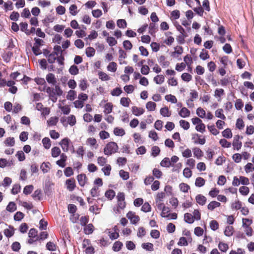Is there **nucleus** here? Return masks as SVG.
Listing matches in <instances>:
<instances>
[{"mask_svg": "<svg viewBox=\"0 0 254 254\" xmlns=\"http://www.w3.org/2000/svg\"><path fill=\"white\" fill-rule=\"evenodd\" d=\"M231 207L232 209H240L242 207V202L238 199L236 200L231 204Z\"/></svg>", "mask_w": 254, "mask_h": 254, "instance_id": "28", "label": "nucleus"}, {"mask_svg": "<svg viewBox=\"0 0 254 254\" xmlns=\"http://www.w3.org/2000/svg\"><path fill=\"white\" fill-rule=\"evenodd\" d=\"M31 15L30 11L28 8H25L21 13V16L22 17L28 18Z\"/></svg>", "mask_w": 254, "mask_h": 254, "instance_id": "61", "label": "nucleus"}, {"mask_svg": "<svg viewBox=\"0 0 254 254\" xmlns=\"http://www.w3.org/2000/svg\"><path fill=\"white\" fill-rule=\"evenodd\" d=\"M14 230L12 227L9 226L8 228L4 230V234L7 237H11L13 235Z\"/></svg>", "mask_w": 254, "mask_h": 254, "instance_id": "23", "label": "nucleus"}, {"mask_svg": "<svg viewBox=\"0 0 254 254\" xmlns=\"http://www.w3.org/2000/svg\"><path fill=\"white\" fill-rule=\"evenodd\" d=\"M179 189L183 192H187L190 189V186L187 184L182 183L179 185Z\"/></svg>", "mask_w": 254, "mask_h": 254, "instance_id": "46", "label": "nucleus"}, {"mask_svg": "<svg viewBox=\"0 0 254 254\" xmlns=\"http://www.w3.org/2000/svg\"><path fill=\"white\" fill-rule=\"evenodd\" d=\"M153 80L156 84H161L164 82L165 77L163 75H157L154 77Z\"/></svg>", "mask_w": 254, "mask_h": 254, "instance_id": "26", "label": "nucleus"}, {"mask_svg": "<svg viewBox=\"0 0 254 254\" xmlns=\"http://www.w3.org/2000/svg\"><path fill=\"white\" fill-rule=\"evenodd\" d=\"M205 180L201 177H197L195 182V185L198 187H201L205 184Z\"/></svg>", "mask_w": 254, "mask_h": 254, "instance_id": "36", "label": "nucleus"}, {"mask_svg": "<svg viewBox=\"0 0 254 254\" xmlns=\"http://www.w3.org/2000/svg\"><path fill=\"white\" fill-rule=\"evenodd\" d=\"M51 164L49 162H44L41 165V169L43 173H48L50 170Z\"/></svg>", "mask_w": 254, "mask_h": 254, "instance_id": "25", "label": "nucleus"}, {"mask_svg": "<svg viewBox=\"0 0 254 254\" xmlns=\"http://www.w3.org/2000/svg\"><path fill=\"white\" fill-rule=\"evenodd\" d=\"M4 143L9 146H13L15 144V140L13 137H8L4 141Z\"/></svg>", "mask_w": 254, "mask_h": 254, "instance_id": "64", "label": "nucleus"}, {"mask_svg": "<svg viewBox=\"0 0 254 254\" xmlns=\"http://www.w3.org/2000/svg\"><path fill=\"white\" fill-rule=\"evenodd\" d=\"M122 246L123 244L121 242L116 241L113 245V250L115 252H118L121 249Z\"/></svg>", "mask_w": 254, "mask_h": 254, "instance_id": "54", "label": "nucleus"}, {"mask_svg": "<svg viewBox=\"0 0 254 254\" xmlns=\"http://www.w3.org/2000/svg\"><path fill=\"white\" fill-rule=\"evenodd\" d=\"M224 94V91L223 89H216L214 92V96L217 98H220Z\"/></svg>", "mask_w": 254, "mask_h": 254, "instance_id": "63", "label": "nucleus"}, {"mask_svg": "<svg viewBox=\"0 0 254 254\" xmlns=\"http://www.w3.org/2000/svg\"><path fill=\"white\" fill-rule=\"evenodd\" d=\"M223 137L231 138L232 137V133L230 128H226L222 132Z\"/></svg>", "mask_w": 254, "mask_h": 254, "instance_id": "51", "label": "nucleus"}, {"mask_svg": "<svg viewBox=\"0 0 254 254\" xmlns=\"http://www.w3.org/2000/svg\"><path fill=\"white\" fill-rule=\"evenodd\" d=\"M107 68L108 71L114 72L117 70V64L115 62H112L109 63Z\"/></svg>", "mask_w": 254, "mask_h": 254, "instance_id": "29", "label": "nucleus"}, {"mask_svg": "<svg viewBox=\"0 0 254 254\" xmlns=\"http://www.w3.org/2000/svg\"><path fill=\"white\" fill-rule=\"evenodd\" d=\"M183 52V50L182 47L177 46L174 49V52L172 54V56L175 58H177L179 56L181 55Z\"/></svg>", "mask_w": 254, "mask_h": 254, "instance_id": "24", "label": "nucleus"}, {"mask_svg": "<svg viewBox=\"0 0 254 254\" xmlns=\"http://www.w3.org/2000/svg\"><path fill=\"white\" fill-rule=\"evenodd\" d=\"M66 159V155L64 153H62L60 155V159L56 161V164L62 168H64L66 165L65 162Z\"/></svg>", "mask_w": 254, "mask_h": 254, "instance_id": "5", "label": "nucleus"}, {"mask_svg": "<svg viewBox=\"0 0 254 254\" xmlns=\"http://www.w3.org/2000/svg\"><path fill=\"white\" fill-rule=\"evenodd\" d=\"M160 165L164 167H169L172 166V163H171L170 159L166 157L161 162Z\"/></svg>", "mask_w": 254, "mask_h": 254, "instance_id": "33", "label": "nucleus"}, {"mask_svg": "<svg viewBox=\"0 0 254 254\" xmlns=\"http://www.w3.org/2000/svg\"><path fill=\"white\" fill-rule=\"evenodd\" d=\"M86 144L94 149H97L98 146V145L97 144L96 139L93 137H89L87 138L86 141Z\"/></svg>", "mask_w": 254, "mask_h": 254, "instance_id": "9", "label": "nucleus"}, {"mask_svg": "<svg viewBox=\"0 0 254 254\" xmlns=\"http://www.w3.org/2000/svg\"><path fill=\"white\" fill-rule=\"evenodd\" d=\"M127 217L132 224H136L140 220L139 216L132 211L128 212L127 214Z\"/></svg>", "mask_w": 254, "mask_h": 254, "instance_id": "4", "label": "nucleus"}, {"mask_svg": "<svg viewBox=\"0 0 254 254\" xmlns=\"http://www.w3.org/2000/svg\"><path fill=\"white\" fill-rule=\"evenodd\" d=\"M195 135L198 137V138L197 140L194 141V143L200 145H203L205 144L206 140L204 137H202L201 135L198 134H196Z\"/></svg>", "mask_w": 254, "mask_h": 254, "instance_id": "50", "label": "nucleus"}, {"mask_svg": "<svg viewBox=\"0 0 254 254\" xmlns=\"http://www.w3.org/2000/svg\"><path fill=\"white\" fill-rule=\"evenodd\" d=\"M59 121V118L57 117H51L47 121V124L49 126H55Z\"/></svg>", "mask_w": 254, "mask_h": 254, "instance_id": "32", "label": "nucleus"}, {"mask_svg": "<svg viewBox=\"0 0 254 254\" xmlns=\"http://www.w3.org/2000/svg\"><path fill=\"white\" fill-rule=\"evenodd\" d=\"M42 143L45 149H48L51 147V140L48 137H44L42 139Z\"/></svg>", "mask_w": 254, "mask_h": 254, "instance_id": "35", "label": "nucleus"}, {"mask_svg": "<svg viewBox=\"0 0 254 254\" xmlns=\"http://www.w3.org/2000/svg\"><path fill=\"white\" fill-rule=\"evenodd\" d=\"M118 231L117 227L116 226L112 231H109L108 233L110 238L112 240H115L118 238L119 237Z\"/></svg>", "mask_w": 254, "mask_h": 254, "instance_id": "11", "label": "nucleus"}, {"mask_svg": "<svg viewBox=\"0 0 254 254\" xmlns=\"http://www.w3.org/2000/svg\"><path fill=\"white\" fill-rule=\"evenodd\" d=\"M95 53V49L91 47H88L86 49V54L88 57H92L94 56Z\"/></svg>", "mask_w": 254, "mask_h": 254, "instance_id": "49", "label": "nucleus"}, {"mask_svg": "<svg viewBox=\"0 0 254 254\" xmlns=\"http://www.w3.org/2000/svg\"><path fill=\"white\" fill-rule=\"evenodd\" d=\"M218 247L219 249L222 252H226L229 248L228 245L223 242H220Z\"/></svg>", "mask_w": 254, "mask_h": 254, "instance_id": "47", "label": "nucleus"}, {"mask_svg": "<svg viewBox=\"0 0 254 254\" xmlns=\"http://www.w3.org/2000/svg\"><path fill=\"white\" fill-rule=\"evenodd\" d=\"M46 92L53 102L57 101V96H61L63 94V91L59 86H56L54 88L48 87Z\"/></svg>", "mask_w": 254, "mask_h": 254, "instance_id": "1", "label": "nucleus"}, {"mask_svg": "<svg viewBox=\"0 0 254 254\" xmlns=\"http://www.w3.org/2000/svg\"><path fill=\"white\" fill-rule=\"evenodd\" d=\"M61 149L58 147H54L51 149V155L53 158H56L61 155Z\"/></svg>", "mask_w": 254, "mask_h": 254, "instance_id": "20", "label": "nucleus"}, {"mask_svg": "<svg viewBox=\"0 0 254 254\" xmlns=\"http://www.w3.org/2000/svg\"><path fill=\"white\" fill-rule=\"evenodd\" d=\"M46 248L50 251H55L57 249V246L52 242H49L46 244Z\"/></svg>", "mask_w": 254, "mask_h": 254, "instance_id": "48", "label": "nucleus"}, {"mask_svg": "<svg viewBox=\"0 0 254 254\" xmlns=\"http://www.w3.org/2000/svg\"><path fill=\"white\" fill-rule=\"evenodd\" d=\"M117 26L120 28H125L127 24L125 19H119L117 21Z\"/></svg>", "mask_w": 254, "mask_h": 254, "instance_id": "62", "label": "nucleus"}, {"mask_svg": "<svg viewBox=\"0 0 254 254\" xmlns=\"http://www.w3.org/2000/svg\"><path fill=\"white\" fill-rule=\"evenodd\" d=\"M15 156L19 161H23L25 159V154L22 151H17Z\"/></svg>", "mask_w": 254, "mask_h": 254, "instance_id": "60", "label": "nucleus"}, {"mask_svg": "<svg viewBox=\"0 0 254 254\" xmlns=\"http://www.w3.org/2000/svg\"><path fill=\"white\" fill-rule=\"evenodd\" d=\"M145 110L144 109L136 106L131 107V112L135 116H140L144 114Z\"/></svg>", "mask_w": 254, "mask_h": 254, "instance_id": "6", "label": "nucleus"}, {"mask_svg": "<svg viewBox=\"0 0 254 254\" xmlns=\"http://www.w3.org/2000/svg\"><path fill=\"white\" fill-rule=\"evenodd\" d=\"M59 145L61 146L64 152H67L69 150V147L72 145L71 140L67 137L62 139L59 142Z\"/></svg>", "mask_w": 254, "mask_h": 254, "instance_id": "3", "label": "nucleus"}, {"mask_svg": "<svg viewBox=\"0 0 254 254\" xmlns=\"http://www.w3.org/2000/svg\"><path fill=\"white\" fill-rule=\"evenodd\" d=\"M160 114L164 117H169L171 115V112L169 111L167 107L161 108L160 110Z\"/></svg>", "mask_w": 254, "mask_h": 254, "instance_id": "17", "label": "nucleus"}, {"mask_svg": "<svg viewBox=\"0 0 254 254\" xmlns=\"http://www.w3.org/2000/svg\"><path fill=\"white\" fill-rule=\"evenodd\" d=\"M178 114L181 117L186 118L190 117V112L187 108L183 107L178 112Z\"/></svg>", "mask_w": 254, "mask_h": 254, "instance_id": "12", "label": "nucleus"}, {"mask_svg": "<svg viewBox=\"0 0 254 254\" xmlns=\"http://www.w3.org/2000/svg\"><path fill=\"white\" fill-rule=\"evenodd\" d=\"M77 181L80 186H84L87 182V179L85 174H80L77 176Z\"/></svg>", "mask_w": 254, "mask_h": 254, "instance_id": "15", "label": "nucleus"}, {"mask_svg": "<svg viewBox=\"0 0 254 254\" xmlns=\"http://www.w3.org/2000/svg\"><path fill=\"white\" fill-rule=\"evenodd\" d=\"M232 145L234 150H239L242 147V142L239 139V136L234 137Z\"/></svg>", "mask_w": 254, "mask_h": 254, "instance_id": "8", "label": "nucleus"}, {"mask_svg": "<svg viewBox=\"0 0 254 254\" xmlns=\"http://www.w3.org/2000/svg\"><path fill=\"white\" fill-rule=\"evenodd\" d=\"M118 146L114 142H109L105 147L104 153L105 155H111L117 152Z\"/></svg>", "mask_w": 254, "mask_h": 254, "instance_id": "2", "label": "nucleus"}, {"mask_svg": "<svg viewBox=\"0 0 254 254\" xmlns=\"http://www.w3.org/2000/svg\"><path fill=\"white\" fill-rule=\"evenodd\" d=\"M245 171L247 173L252 172L254 171V167L251 163H248L244 167Z\"/></svg>", "mask_w": 254, "mask_h": 254, "instance_id": "56", "label": "nucleus"}, {"mask_svg": "<svg viewBox=\"0 0 254 254\" xmlns=\"http://www.w3.org/2000/svg\"><path fill=\"white\" fill-rule=\"evenodd\" d=\"M38 5L43 8L49 7L51 5V2L47 0H39Z\"/></svg>", "mask_w": 254, "mask_h": 254, "instance_id": "30", "label": "nucleus"}, {"mask_svg": "<svg viewBox=\"0 0 254 254\" xmlns=\"http://www.w3.org/2000/svg\"><path fill=\"white\" fill-rule=\"evenodd\" d=\"M3 7L4 10L5 11H7L8 10H12L13 8L12 3L10 1L5 2L3 4Z\"/></svg>", "mask_w": 254, "mask_h": 254, "instance_id": "39", "label": "nucleus"}, {"mask_svg": "<svg viewBox=\"0 0 254 254\" xmlns=\"http://www.w3.org/2000/svg\"><path fill=\"white\" fill-rule=\"evenodd\" d=\"M65 184L67 189L69 191H72L75 187V181L73 179H68L66 181Z\"/></svg>", "mask_w": 254, "mask_h": 254, "instance_id": "16", "label": "nucleus"}, {"mask_svg": "<svg viewBox=\"0 0 254 254\" xmlns=\"http://www.w3.org/2000/svg\"><path fill=\"white\" fill-rule=\"evenodd\" d=\"M219 143L222 146V147L224 148H229L231 146V142L228 141L225 139H221L219 140Z\"/></svg>", "mask_w": 254, "mask_h": 254, "instance_id": "44", "label": "nucleus"}, {"mask_svg": "<svg viewBox=\"0 0 254 254\" xmlns=\"http://www.w3.org/2000/svg\"><path fill=\"white\" fill-rule=\"evenodd\" d=\"M69 13L72 15H75L78 13L77 7L75 4H72L69 8Z\"/></svg>", "mask_w": 254, "mask_h": 254, "instance_id": "57", "label": "nucleus"}, {"mask_svg": "<svg viewBox=\"0 0 254 254\" xmlns=\"http://www.w3.org/2000/svg\"><path fill=\"white\" fill-rule=\"evenodd\" d=\"M44 54L48 58V61L50 64H53L55 62V60H56L57 56L58 55V53H56L55 52H54L48 55H47L46 53H44Z\"/></svg>", "mask_w": 254, "mask_h": 254, "instance_id": "10", "label": "nucleus"}, {"mask_svg": "<svg viewBox=\"0 0 254 254\" xmlns=\"http://www.w3.org/2000/svg\"><path fill=\"white\" fill-rule=\"evenodd\" d=\"M46 80L49 84L55 85L57 83V79L54 74L52 73H48L46 76Z\"/></svg>", "mask_w": 254, "mask_h": 254, "instance_id": "14", "label": "nucleus"}, {"mask_svg": "<svg viewBox=\"0 0 254 254\" xmlns=\"http://www.w3.org/2000/svg\"><path fill=\"white\" fill-rule=\"evenodd\" d=\"M119 175L124 180H127L129 178V173L123 170L119 171Z\"/></svg>", "mask_w": 254, "mask_h": 254, "instance_id": "58", "label": "nucleus"}, {"mask_svg": "<svg viewBox=\"0 0 254 254\" xmlns=\"http://www.w3.org/2000/svg\"><path fill=\"white\" fill-rule=\"evenodd\" d=\"M239 180L240 182V185L243 186H248L250 184V180L246 177L240 176Z\"/></svg>", "mask_w": 254, "mask_h": 254, "instance_id": "38", "label": "nucleus"}, {"mask_svg": "<svg viewBox=\"0 0 254 254\" xmlns=\"http://www.w3.org/2000/svg\"><path fill=\"white\" fill-rule=\"evenodd\" d=\"M98 75L99 78L102 81H108L110 79V77L105 72L99 71Z\"/></svg>", "mask_w": 254, "mask_h": 254, "instance_id": "34", "label": "nucleus"}, {"mask_svg": "<svg viewBox=\"0 0 254 254\" xmlns=\"http://www.w3.org/2000/svg\"><path fill=\"white\" fill-rule=\"evenodd\" d=\"M114 133L117 136H123L125 134V131L122 128L116 127L114 130Z\"/></svg>", "mask_w": 254, "mask_h": 254, "instance_id": "59", "label": "nucleus"}, {"mask_svg": "<svg viewBox=\"0 0 254 254\" xmlns=\"http://www.w3.org/2000/svg\"><path fill=\"white\" fill-rule=\"evenodd\" d=\"M127 58L126 53L122 49L119 51V61L120 64H127L125 59Z\"/></svg>", "mask_w": 254, "mask_h": 254, "instance_id": "7", "label": "nucleus"}, {"mask_svg": "<svg viewBox=\"0 0 254 254\" xmlns=\"http://www.w3.org/2000/svg\"><path fill=\"white\" fill-rule=\"evenodd\" d=\"M156 107V104L153 102H148L146 104V109L150 111H153L155 110Z\"/></svg>", "mask_w": 254, "mask_h": 254, "instance_id": "40", "label": "nucleus"}, {"mask_svg": "<svg viewBox=\"0 0 254 254\" xmlns=\"http://www.w3.org/2000/svg\"><path fill=\"white\" fill-rule=\"evenodd\" d=\"M221 205V204L220 202L216 201H212L210 202L207 208L209 210L212 211L215 208L218 207Z\"/></svg>", "mask_w": 254, "mask_h": 254, "instance_id": "21", "label": "nucleus"}, {"mask_svg": "<svg viewBox=\"0 0 254 254\" xmlns=\"http://www.w3.org/2000/svg\"><path fill=\"white\" fill-rule=\"evenodd\" d=\"M179 123L180 126L185 130H188L190 128V123L185 120H181L180 121Z\"/></svg>", "mask_w": 254, "mask_h": 254, "instance_id": "45", "label": "nucleus"}, {"mask_svg": "<svg viewBox=\"0 0 254 254\" xmlns=\"http://www.w3.org/2000/svg\"><path fill=\"white\" fill-rule=\"evenodd\" d=\"M165 99L168 102H170L172 103H176L177 102V99L176 97L171 94L167 95L165 97Z\"/></svg>", "mask_w": 254, "mask_h": 254, "instance_id": "42", "label": "nucleus"}, {"mask_svg": "<svg viewBox=\"0 0 254 254\" xmlns=\"http://www.w3.org/2000/svg\"><path fill=\"white\" fill-rule=\"evenodd\" d=\"M239 191L241 195L247 196L250 192V189L248 187L243 186L239 188Z\"/></svg>", "mask_w": 254, "mask_h": 254, "instance_id": "18", "label": "nucleus"}, {"mask_svg": "<svg viewBox=\"0 0 254 254\" xmlns=\"http://www.w3.org/2000/svg\"><path fill=\"white\" fill-rule=\"evenodd\" d=\"M200 58L204 61L209 58V55L208 52L204 49H202L199 55Z\"/></svg>", "mask_w": 254, "mask_h": 254, "instance_id": "52", "label": "nucleus"}, {"mask_svg": "<svg viewBox=\"0 0 254 254\" xmlns=\"http://www.w3.org/2000/svg\"><path fill=\"white\" fill-rule=\"evenodd\" d=\"M196 115L201 118H204L205 116V111L201 108L199 107L196 109Z\"/></svg>", "mask_w": 254, "mask_h": 254, "instance_id": "53", "label": "nucleus"}, {"mask_svg": "<svg viewBox=\"0 0 254 254\" xmlns=\"http://www.w3.org/2000/svg\"><path fill=\"white\" fill-rule=\"evenodd\" d=\"M184 220L186 222L190 224L192 223L194 221L192 215L189 213H186L185 214Z\"/></svg>", "mask_w": 254, "mask_h": 254, "instance_id": "22", "label": "nucleus"}, {"mask_svg": "<svg viewBox=\"0 0 254 254\" xmlns=\"http://www.w3.org/2000/svg\"><path fill=\"white\" fill-rule=\"evenodd\" d=\"M130 100L128 98L122 97L120 100V104L125 107H128L129 105Z\"/></svg>", "mask_w": 254, "mask_h": 254, "instance_id": "41", "label": "nucleus"}, {"mask_svg": "<svg viewBox=\"0 0 254 254\" xmlns=\"http://www.w3.org/2000/svg\"><path fill=\"white\" fill-rule=\"evenodd\" d=\"M196 202L200 205H204L206 202L207 199L206 197L202 194H197L195 197Z\"/></svg>", "mask_w": 254, "mask_h": 254, "instance_id": "13", "label": "nucleus"}, {"mask_svg": "<svg viewBox=\"0 0 254 254\" xmlns=\"http://www.w3.org/2000/svg\"><path fill=\"white\" fill-rule=\"evenodd\" d=\"M192 151L194 156L197 159H199L203 156V152L198 147H194L193 148Z\"/></svg>", "mask_w": 254, "mask_h": 254, "instance_id": "19", "label": "nucleus"}, {"mask_svg": "<svg viewBox=\"0 0 254 254\" xmlns=\"http://www.w3.org/2000/svg\"><path fill=\"white\" fill-rule=\"evenodd\" d=\"M234 233V228L231 226H228L224 231V234L227 237L231 236Z\"/></svg>", "mask_w": 254, "mask_h": 254, "instance_id": "31", "label": "nucleus"}, {"mask_svg": "<svg viewBox=\"0 0 254 254\" xmlns=\"http://www.w3.org/2000/svg\"><path fill=\"white\" fill-rule=\"evenodd\" d=\"M6 210L10 212H13L16 210V205L13 202H10L6 207Z\"/></svg>", "mask_w": 254, "mask_h": 254, "instance_id": "37", "label": "nucleus"}, {"mask_svg": "<svg viewBox=\"0 0 254 254\" xmlns=\"http://www.w3.org/2000/svg\"><path fill=\"white\" fill-rule=\"evenodd\" d=\"M104 112L106 114H110L112 112L113 109V105L111 103H106L104 106Z\"/></svg>", "mask_w": 254, "mask_h": 254, "instance_id": "27", "label": "nucleus"}, {"mask_svg": "<svg viewBox=\"0 0 254 254\" xmlns=\"http://www.w3.org/2000/svg\"><path fill=\"white\" fill-rule=\"evenodd\" d=\"M76 92L75 91L70 90L67 93V94L66 96V98L68 100L72 101L74 99V98L76 96Z\"/></svg>", "mask_w": 254, "mask_h": 254, "instance_id": "55", "label": "nucleus"}, {"mask_svg": "<svg viewBox=\"0 0 254 254\" xmlns=\"http://www.w3.org/2000/svg\"><path fill=\"white\" fill-rule=\"evenodd\" d=\"M215 115L216 117L220 118L222 120L226 119V117L223 114V110L222 109H218L215 112Z\"/></svg>", "mask_w": 254, "mask_h": 254, "instance_id": "43", "label": "nucleus"}]
</instances>
